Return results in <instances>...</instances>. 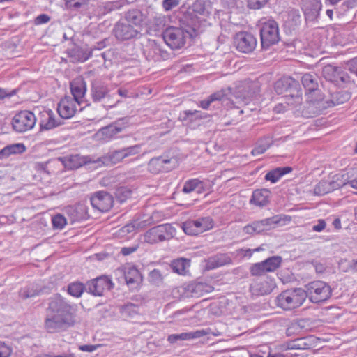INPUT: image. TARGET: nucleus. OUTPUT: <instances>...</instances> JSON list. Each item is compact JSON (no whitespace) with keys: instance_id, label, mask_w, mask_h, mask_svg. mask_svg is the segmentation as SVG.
Returning <instances> with one entry per match:
<instances>
[{"instance_id":"20e7f679","label":"nucleus","mask_w":357,"mask_h":357,"mask_svg":"<svg viewBox=\"0 0 357 357\" xmlns=\"http://www.w3.org/2000/svg\"><path fill=\"white\" fill-rule=\"evenodd\" d=\"M260 38L261 47L265 50L280 41L279 26L275 20L270 18L261 22Z\"/></svg>"},{"instance_id":"58836bf2","label":"nucleus","mask_w":357,"mask_h":357,"mask_svg":"<svg viewBox=\"0 0 357 357\" xmlns=\"http://www.w3.org/2000/svg\"><path fill=\"white\" fill-rule=\"evenodd\" d=\"M139 307L132 303H128L120 308V313L124 319H132L139 314Z\"/></svg>"},{"instance_id":"4468645a","label":"nucleus","mask_w":357,"mask_h":357,"mask_svg":"<svg viewBox=\"0 0 357 357\" xmlns=\"http://www.w3.org/2000/svg\"><path fill=\"white\" fill-rule=\"evenodd\" d=\"M280 221L277 216L266 218L259 221H254L252 223L245 225L243 228V232L246 234L253 235L259 234L266 230H269L273 225Z\"/></svg>"},{"instance_id":"c03bdc74","label":"nucleus","mask_w":357,"mask_h":357,"mask_svg":"<svg viewBox=\"0 0 357 357\" xmlns=\"http://www.w3.org/2000/svg\"><path fill=\"white\" fill-rule=\"evenodd\" d=\"M333 191L331 184L329 181L321 180L314 187V192L317 195H324Z\"/></svg>"},{"instance_id":"774afa93","label":"nucleus","mask_w":357,"mask_h":357,"mask_svg":"<svg viewBox=\"0 0 357 357\" xmlns=\"http://www.w3.org/2000/svg\"><path fill=\"white\" fill-rule=\"evenodd\" d=\"M79 349L82 351L93 352L97 349V346L92 344H84L79 346Z\"/></svg>"},{"instance_id":"ddd939ff","label":"nucleus","mask_w":357,"mask_h":357,"mask_svg":"<svg viewBox=\"0 0 357 357\" xmlns=\"http://www.w3.org/2000/svg\"><path fill=\"white\" fill-rule=\"evenodd\" d=\"M213 335L214 336H219L221 333L218 331H213L211 328L197 330L195 331L185 332L178 334H172L168 336L167 340L173 344L178 341L191 340L199 338L204 335Z\"/></svg>"},{"instance_id":"052dcab7","label":"nucleus","mask_w":357,"mask_h":357,"mask_svg":"<svg viewBox=\"0 0 357 357\" xmlns=\"http://www.w3.org/2000/svg\"><path fill=\"white\" fill-rule=\"evenodd\" d=\"M17 89L8 90L6 89L0 88V100H3L6 98H10L17 93Z\"/></svg>"},{"instance_id":"0e129e2a","label":"nucleus","mask_w":357,"mask_h":357,"mask_svg":"<svg viewBox=\"0 0 357 357\" xmlns=\"http://www.w3.org/2000/svg\"><path fill=\"white\" fill-rule=\"evenodd\" d=\"M268 148V146L266 145H258L252 149L251 153L253 155H259L264 153Z\"/></svg>"},{"instance_id":"f03ea898","label":"nucleus","mask_w":357,"mask_h":357,"mask_svg":"<svg viewBox=\"0 0 357 357\" xmlns=\"http://www.w3.org/2000/svg\"><path fill=\"white\" fill-rule=\"evenodd\" d=\"M254 84L250 82H243L237 86L231 93V88L218 91L210 95L206 99L200 101L199 106L207 109L213 102H221L222 105L235 103L248 105L255 93L253 89Z\"/></svg>"},{"instance_id":"338daca9","label":"nucleus","mask_w":357,"mask_h":357,"mask_svg":"<svg viewBox=\"0 0 357 357\" xmlns=\"http://www.w3.org/2000/svg\"><path fill=\"white\" fill-rule=\"evenodd\" d=\"M137 250V246L123 247L121 250V254L124 256L129 255Z\"/></svg>"},{"instance_id":"72a5a7b5","label":"nucleus","mask_w":357,"mask_h":357,"mask_svg":"<svg viewBox=\"0 0 357 357\" xmlns=\"http://www.w3.org/2000/svg\"><path fill=\"white\" fill-rule=\"evenodd\" d=\"M270 191L267 189H258L252 192L250 202L256 206H264L268 202Z\"/></svg>"},{"instance_id":"13d9d810","label":"nucleus","mask_w":357,"mask_h":357,"mask_svg":"<svg viewBox=\"0 0 357 357\" xmlns=\"http://www.w3.org/2000/svg\"><path fill=\"white\" fill-rule=\"evenodd\" d=\"M178 4L179 0H163L162 1L163 8L167 11L171 10Z\"/></svg>"},{"instance_id":"8fccbe9b","label":"nucleus","mask_w":357,"mask_h":357,"mask_svg":"<svg viewBox=\"0 0 357 357\" xmlns=\"http://www.w3.org/2000/svg\"><path fill=\"white\" fill-rule=\"evenodd\" d=\"M192 10L195 13L206 16L208 12L205 8L204 3L202 0H197L192 6Z\"/></svg>"},{"instance_id":"5701e85b","label":"nucleus","mask_w":357,"mask_h":357,"mask_svg":"<svg viewBox=\"0 0 357 357\" xmlns=\"http://www.w3.org/2000/svg\"><path fill=\"white\" fill-rule=\"evenodd\" d=\"M275 287L273 280L266 279H257L250 284V291L253 294L264 295L272 292Z\"/></svg>"},{"instance_id":"c85d7f7f","label":"nucleus","mask_w":357,"mask_h":357,"mask_svg":"<svg viewBox=\"0 0 357 357\" xmlns=\"http://www.w3.org/2000/svg\"><path fill=\"white\" fill-rule=\"evenodd\" d=\"M122 20L134 27L137 28L141 31L144 16L140 10L130 9L125 13Z\"/></svg>"},{"instance_id":"e2e57ef3","label":"nucleus","mask_w":357,"mask_h":357,"mask_svg":"<svg viewBox=\"0 0 357 357\" xmlns=\"http://www.w3.org/2000/svg\"><path fill=\"white\" fill-rule=\"evenodd\" d=\"M326 226V223L324 220L323 219H319L317 220V223L312 227V231L316 232H321L322 231Z\"/></svg>"},{"instance_id":"5fc2aeb1","label":"nucleus","mask_w":357,"mask_h":357,"mask_svg":"<svg viewBox=\"0 0 357 357\" xmlns=\"http://www.w3.org/2000/svg\"><path fill=\"white\" fill-rule=\"evenodd\" d=\"M344 178L345 181L346 185L349 183H352L353 181L357 179V168L349 169L347 172L343 174Z\"/></svg>"},{"instance_id":"37998d69","label":"nucleus","mask_w":357,"mask_h":357,"mask_svg":"<svg viewBox=\"0 0 357 357\" xmlns=\"http://www.w3.org/2000/svg\"><path fill=\"white\" fill-rule=\"evenodd\" d=\"M160 236V235L159 233L158 227V226H155L148 230L144 234V241L150 244L156 243L161 242Z\"/></svg>"},{"instance_id":"f8f14e48","label":"nucleus","mask_w":357,"mask_h":357,"mask_svg":"<svg viewBox=\"0 0 357 357\" xmlns=\"http://www.w3.org/2000/svg\"><path fill=\"white\" fill-rule=\"evenodd\" d=\"M112 288L113 283L107 276H100L86 282V291L96 296H100L105 290Z\"/></svg>"},{"instance_id":"f257e3e1","label":"nucleus","mask_w":357,"mask_h":357,"mask_svg":"<svg viewBox=\"0 0 357 357\" xmlns=\"http://www.w3.org/2000/svg\"><path fill=\"white\" fill-rule=\"evenodd\" d=\"M77 305L70 303L59 294L48 300L44 327L50 333L67 331L76 324Z\"/></svg>"},{"instance_id":"4c0bfd02","label":"nucleus","mask_w":357,"mask_h":357,"mask_svg":"<svg viewBox=\"0 0 357 357\" xmlns=\"http://www.w3.org/2000/svg\"><path fill=\"white\" fill-rule=\"evenodd\" d=\"M292 169L289 167H278L265 175V179L270 181L271 183H276L282 176L291 172Z\"/></svg>"},{"instance_id":"1a4fd4ad","label":"nucleus","mask_w":357,"mask_h":357,"mask_svg":"<svg viewBox=\"0 0 357 357\" xmlns=\"http://www.w3.org/2000/svg\"><path fill=\"white\" fill-rule=\"evenodd\" d=\"M36 122L35 114L30 111L23 110L16 114L12 119V126L17 132H24L31 130Z\"/></svg>"},{"instance_id":"6e6d98bb","label":"nucleus","mask_w":357,"mask_h":357,"mask_svg":"<svg viewBox=\"0 0 357 357\" xmlns=\"http://www.w3.org/2000/svg\"><path fill=\"white\" fill-rule=\"evenodd\" d=\"M13 353V348L3 342L0 341V357H10Z\"/></svg>"},{"instance_id":"9d476101","label":"nucleus","mask_w":357,"mask_h":357,"mask_svg":"<svg viewBox=\"0 0 357 357\" xmlns=\"http://www.w3.org/2000/svg\"><path fill=\"white\" fill-rule=\"evenodd\" d=\"M257 43L255 36L247 31L237 33L234 37V45L241 52L249 54L255 50Z\"/></svg>"},{"instance_id":"864d4df0","label":"nucleus","mask_w":357,"mask_h":357,"mask_svg":"<svg viewBox=\"0 0 357 357\" xmlns=\"http://www.w3.org/2000/svg\"><path fill=\"white\" fill-rule=\"evenodd\" d=\"M125 158L130 157L139 154L141 151V145L135 144L134 146H130L122 148Z\"/></svg>"},{"instance_id":"2f4dec72","label":"nucleus","mask_w":357,"mask_h":357,"mask_svg":"<svg viewBox=\"0 0 357 357\" xmlns=\"http://www.w3.org/2000/svg\"><path fill=\"white\" fill-rule=\"evenodd\" d=\"M182 191L186 194L192 192L202 194L206 191V185L204 181L198 178H191L185 182Z\"/></svg>"},{"instance_id":"c756f323","label":"nucleus","mask_w":357,"mask_h":357,"mask_svg":"<svg viewBox=\"0 0 357 357\" xmlns=\"http://www.w3.org/2000/svg\"><path fill=\"white\" fill-rule=\"evenodd\" d=\"M93 50H89L88 49H83L75 46L70 49L68 54L72 62H84L92 56Z\"/></svg>"},{"instance_id":"79ce46f5","label":"nucleus","mask_w":357,"mask_h":357,"mask_svg":"<svg viewBox=\"0 0 357 357\" xmlns=\"http://www.w3.org/2000/svg\"><path fill=\"white\" fill-rule=\"evenodd\" d=\"M84 291H86V284L84 285L80 282H71L68 285L67 291L73 297H81Z\"/></svg>"},{"instance_id":"603ef678","label":"nucleus","mask_w":357,"mask_h":357,"mask_svg":"<svg viewBox=\"0 0 357 357\" xmlns=\"http://www.w3.org/2000/svg\"><path fill=\"white\" fill-rule=\"evenodd\" d=\"M52 225L54 228L61 229L66 225V218L61 215L57 214L52 217Z\"/></svg>"},{"instance_id":"4be33fe9","label":"nucleus","mask_w":357,"mask_h":357,"mask_svg":"<svg viewBox=\"0 0 357 357\" xmlns=\"http://www.w3.org/2000/svg\"><path fill=\"white\" fill-rule=\"evenodd\" d=\"M66 212L72 223L85 220L89 217L87 206L81 203L67 206Z\"/></svg>"},{"instance_id":"09e8293b","label":"nucleus","mask_w":357,"mask_h":357,"mask_svg":"<svg viewBox=\"0 0 357 357\" xmlns=\"http://www.w3.org/2000/svg\"><path fill=\"white\" fill-rule=\"evenodd\" d=\"M270 0H246L248 8L252 10L261 9Z\"/></svg>"},{"instance_id":"bf43d9fd","label":"nucleus","mask_w":357,"mask_h":357,"mask_svg":"<svg viewBox=\"0 0 357 357\" xmlns=\"http://www.w3.org/2000/svg\"><path fill=\"white\" fill-rule=\"evenodd\" d=\"M347 68L350 73L357 76V56L347 62Z\"/></svg>"},{"instance_id":"473e14b6","label":"nucleus","mask_w":357,"mask_h":357,"mask_svg":"<svg viewBox=\"0 0 357 357\" xmlns=\"http://www.w3.org/2000/svg\"><path fill=\"white\" fill-rule=\"evenodd\" d=\"M169 162V159H165L161 156L152 158L148 163V170L152 174H158L162 171L167 172L169 169L165 165Z\"/></svg>"},{"instance_id":"2eb2a0df","label":"nucleus","mask_w":357,"mask_h":357,"mask_svg":"<svg viewBox=\"0 0 357 357\" xmlns=\"http://www.w3.org/2000/svg\"><path fill=\"white\" fill-rule=\"evenodd\" d=\"M93 208L101 211L107 212L113 206V197L106 191H98L90 199Z\"/></svg>"},{"instance_id":"49530a36","label":"nucleus","mask_w":357,"mask_h":357,"mask_svg":"<svg viewBox=\"0 0 357 357\" xmlns=\"http://www.w3.org/2000/svg\"><path fill=\"white\" fill-rule=\"evenodd\" d=\"M345 181L343 174H337L333 176L331 179L329 181L331 184L333 191L346 186Z\"/></svg>"},{"instance_id":"f3484780","label":"nucleus","mask_w":357,"mask_h":357,"mask_svg":"<svg viewBox=\"0 0 357 357\" xmlns=\"http://www.w3.org/2000/svg\"><path fill=\"white\" fill-rule=\"evenodd\" d=\"M298 82L291 77H282L275 83L274 86L275 91L278 94L289 92V94H287V96H290L291 97L295 96L298 98Z\"/></svg>"},{"instance_id":"69168bd1","label":"nucleus","mask_w":357,"mask_h":357,"mask_svg":"<svg viewBox=\"0 0 357 357\" xmlns=\"http://www.w3.org/2000/svg\"><path fill=\"white\" fill-rule=\"evenodd\" d=\"M200 112L198 110H185L183 112V119L187 120L190 117L199 118Z\"/></svg>"},{"instance_id":"aec40b11","label":"nucleus","mask_w":357,"mask_h":357,"mask_svg":"<svg viewBox=\"0 0 357 357\" xmlns=\"http://www.w3.org/2000/svg\"><path fill=\"white\" fill-rule=\"evenodd\" d=\"M144 54L148 60L153 61H165L169 57V54L155 42L146 46Z\"/></svg>"},{"instance_id":"3c124183","label":"nucleus","mask_w":357,"mask_h":357,"mask_svg":"<svg viewBox=\"0 0 357 357\" xmlns=\"http://www.w3.org/2000/svg\"><path fill=\"white\" fill-rule=\"evenodd\" d=\"M109 158L112 163H117L122 161L126 158L123 149L110 152L109 153Z\"/></svg>"},{"instance_id":"6e6552de","label":"nucleus","mask_w":357,"mask_h":357,"mask_svg":"<svg viewBox=\"0 0 357 357\" xmlns=\"http://www.w3.org/2000/svg\"><path fill=\"white\" fill-rule=\"evenodd\" d=\"M282 259L280 256H273L266 259L255 263L250 267V273L252 276H261L266 273L274 272L281 265Z\"/></svg>"},{"instance_id":"f704fd0d","label":"nucleus","mask_w":357,"mask_h":357,"mask_svg":"<svg viewBox=\"0 0 357 357\" xmlns=\"http://www.w3.org/2000/svg\"><path fill=\"white\" fill-rule=\"evenodd\" d=\"M301 82L306 91L314 94H318L317 91V77L315 75L305 73L301 77Z\"/></svg>"},{"instance_id":"a18cd8bd","label":"nucleus","mask_w":357,"mask_h":357,"mask_svg":"<svg viewBox=\"0 0 357 357\" xmlns=\"http://www.w3.org/2000/svg\"><path fill=\"white\" fill-rule=\"evenodd\" d=\"M68 9L77 10L89 4V0H64Z\"/></svg>"},{"instance_id":"6ab92c4d","label":"nucleus","mask_w":357,"mask_h":357,"mask_svg":"<svg viewBox=\"0 0 357 357\" xmlns=\"http://www.w3.org/2000/svg\"><path fill=\"white\" fill-rule=\"evenodd\" d=\"M78 102L72 100L70 96H65L57 106V112L61 119H70L73 117L77 110Z\"/></svg>"},{"instance_id":"bb28decb","label":"nucleus","mask_w":357,"mask_h":357,"mask_svg":"<svg viewBox=\"0 0 357 357\" xmlns=\"http://www.w3.org/2000/svg\"><path fill=\"white\" fill-rule=\"evenodd\" d=\"M70 91L73 95L72 100H74L80 105L84 102V96L86 92L85 81L82 79H74L70 82Z\"/></svg>"},{"instance_id":"9b49d317","label":"nucleus","mask_w":357,"mask_h":357,"mask_svg":"<svg viewBox=\"0 0 357 357\" xmlns=\"http://www.w3.org/2000/svg\"><path fill=\"white\" fill-rule=\"evenodd\" d=\"M162 37L166 44L172 49H180L185 43V33L180 28L170 26L167 28Z\"/></svg>"},{"instance_id":"c9c22d12","label":"nucleus","mask_w":357,"mask_h":357,"mask_svg":"<svg viewBox=\"0 0 357 357\" xmlns=\"http://www.w3.org/2000/svg\"><path fill=\"white\" fill-rule=\"evenodd\" d=\"M26 150L22 144L8 145L0 150V160L6 159L13 154L22 153Z\"/></svg>"},{"instance_id":"a19ab883","label":"nucleus","mask_w":357,"mask_h":357,"mask_svg":"<svg viewBox=\"0 0 357 357\" xmlns=\"http://www.w3.org/2000/svg\"><path fill=\"white\" fill-rule=\"evenodd\" d=\"M190 261L183 258L175 259L171 264V267L173 271L180 275H185L188 271Z\"/></svg>"},{"instance_id":"a211bd4d","label":"nucleus","mask_w":357,"mask_h":357,"mask_svg":"<svg viewBox=\"0 0 357 357\" xmlns=\"http://www.w3.org/2000/svg\"><path fill=\"white\" fill-rule=\"evenodd\" d=\"M322 75L326 80L336 84L349 82V77L347 73L340 68L333 65L325 66L322 69Z\"/></svg>"},{"instance_id":"de8ad7c7","label":"nucleus","mask_w":357,"mask_h":357,"mask_svg":"<svg viewBox=\"0 0 357 357\" xmlns=\"http://www.w3.org/2000/svg\"><path fill=\"white\" fill-rule=\"evenodd\" d=\"M149 282L153 284L159 285L162 282L163 277L160 270L153 269L149 275Z\"/></svg>"},{"instance_id":"7c9ffc66","label":"nucleus","mask_w":357,"mask_h":357,"mask_svg":"<svg viewBox=\"0 0 357 357\" xmlns=\"http://www.w3.org/2000/svg\"><path fill=\"white\" fill-rule=\"evenodd\" d=\"M232 263L231 257L227 253H219L208 258L207 267L209 269H215Z\"/></svg>"},{"instance_id":"393cba45","label":"nucleus","mask_w":357,"mask_h":357,"mask_svg":"<svg viewBox=\"0 0 357 357\" xmlns=\"http://www.w3.org/2000/svg\"><path fill=\"white\" fill-rule=\"evenodd\" d=\"M349 98L350 96L348 93L345 91H339L332 94L330 100H325L324 98H319L315 99L312 100V102L314 104H321V106L326 108L342 104L347 101Z\"/></svg>"},{"instance_id":"ea45409f","label":"nucleus","mask_w":357,"mask_h":357,"mask_svg":"<svg viewBox=\"0 0 357 357\" xmlns=\"http://www.w3.org/2000/svg\"><path fill=\"white\" fill-rule=\"evenodd\" d=\"M160 235V241H165L172 238L176 233V229L170 224L158 225Z\"/></svg>"},{"instance_id":"a878e982","label":"nucleus","mask_w":357,"mask_h":357,"mask_svg":"<svg viewBox=\"0 0 357 357\" xmlns=\"http://www.w3.org/2000/svg\"><path fill=\"white\" fill-rule=\"evenodd\" d=\"M40 127L41 130H48L61 126L63 122L60 119H56L54 112L50 110H44L40 113Z\"/></svg>"},{"instance_id":"e433bc0d","label":"nucleus","mask_w":357,"mask_h":357,"mask_svg":"<svg viewBox=\"0 0 357 357\" xmlns=\"http://www.w3.org/2000/svg\"><path fill=\"white\" fill-rule=\"evenodd\" d=\"M123 121V119H119L115 123L102 128L100 130L102 135H104L106 139H109L113 138L116 135L120 133L123 130V127L121 123Z\"/></svg>"},{"instance_id":"7ed1b4c3","label":"nucleus","mask_w":357,"mask_h":357,"mask_svg":"<svg viewBox=\"0 0 357 357\" xmlns=\"http://www.w3.org/2000/svg\"><path fill=\"white\" fill-rule=\"evenodd\" d=\"M306 299V294L301 288L287 289L276 298L277 305L284 310H291L300 307Z\"/></svg>"},{"instance_id":"cd10ccee","label":"nucleus","mask_w":357,"mask_h":357,"mask_svg":"<svg viewBox=\"0 0 357 357\" xmlns=\"http://www.w3.org/2000/svg\"><path fill=\"white\" fill-rule=\"evenodd\" d=\"M60 160L64 167L68 169H78L91 162L88 156H82L78 154L64 156Z\"/></svg>"},{"instance_id":"423d86ee","label":"nucleus","mask_w":357,"mask_h":357,"mask_svg":"<svg viewBox=\"0 0 357 357\" xmlns=\"http://www.w3.org/2000/svg\"><path fill=\"white\" fill-rule=\"evenodd\" d=\"M214 226L213 219L209 216L188 220L182 224L183 231L190 236H197L211 229Z\"/></svg>"},{"instance_id":"0eeeda50","label":"nucleus","mask_w":357,"mask_h":357,"mask_svg":"<svg viewBox=\"0 0 357 357\" xmlns=\"http://www.w3.org/2000/svg\"><path fill=\"white\" fill-rule=\"evenodd\" d=\"M109 89L108 86L100 80H94L91 83V96L94 102H112L109 105H104L105 107H113L120 100H110Z\"/></svg>"},{"instance_id":"412c9836","label":"nucleus","mask_w":357,"mask_h":357,"mask_svg":"<svg viewBox=\"0 0 357 357\" xmlns=\"http://www.w3.org/2000/svg\"><path fill=\"white\" fill-rule=\"evenodd\" d=\"M184 289L186 296L198 298L213 291V287L206 282H192L188 284Z\"/></svg>"},{"instance_id":"b1692460","label":"nucleus","mask_w":357,"mask_h":357,"mask_svg":"<svg viewBox=\"0 0 357 357\" xmlns=\"http://www.w3.org/2000/svg\"><path fill=\"white\" fill-rule=\"evenodd\" d=\"M124 278L127 285L134 289L142 282V277L139 270L134 266L128 264L123 268Z\"/></svg>"},{"instance_id":"4d7b16f0","label":"nucleus","mask_w":357,"mask_h":357,"mask_svg":"<svg viewBox=\"0 0 357 357\" xmlns=\"http://www.w3.org/2000/svg\"><path fill=\"white\" fill-rule=\"evenodd\" d=\"M132 192L127 189L126 188H120L117 190V196L119 197L120 201L122 202L127 198L130 197L131 196Z\"/></svg>"},{"instance_id":"39448f33","label":"nucleus","mask_w":357,"mask_h":357,"mask_svg":"<svg viewBox=\"0 0 357 357\" xmlns=\"http://www.w3.org/2000/svg\"><path fill=\"white\" fill-rule=\"evenodd\" d=\"M304 292L306 298L314 303H319L328 300L332 294L331 287L325 282L317 280L305 285Z\"/></svg>"},{"instance_id":"dca6fc26","label":"nucleus","mask_w":357,"mask_h":357,"mask_svg":"<svg viewBox=\"0 0 357 357\" xmlns=\"http://www.w3.org/2000/svg\"><path fill=\"white\" fill-rule=\"evenodd\" d=\"M113 31L115 37L121 41L135 38L140 33V31L137 28L128 24L123 20L116 24Z\"/></svg>"},{"instance_id":"680f3d73","label":"nucleus","mask_w":357,"mask_h":357,"mask_svg":"<svg viewBox=\"0 0 357 357\" xmlns=\"http://www.w3.org/2000/svg\"><path fill=\"white\" fill-rule=\"evenodd\" d=\"M50 20V17L47 14H40L37 16L35 19V24L40 25L49 22Z\"/></svg>"}]
</instances>
